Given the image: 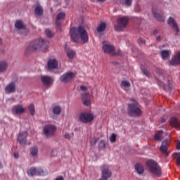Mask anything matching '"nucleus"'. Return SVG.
<instances>
[{"label":"nucleus","mask_w":180,"mask_h":180,"mask_svg":"<svg viewBox=\"0 0 180 180\" xmlns=\"http://www.w3.org/2000/svg\"><path fill=\"white\" fill-rule=\"evenodd\" d=\"M158 32H159V30H158V29H155V30L153 31V35H157Z\"/></svg>","instance_id":"de8ad7c7"},{"label":"nucleus","mask_w":180,"mask_h":180,"mask_svg":"<svg viewBox=\"0 0 180 180\" xmlns=\"http://www.w3.org/2000/svg\"><path fill=\"white\" fill-rule=\"evenodd\" d=\"M146 166L149 168L150 172L158 177L162 176V170L158 164L153 160H149L146 163Z\"/></svg>","instance_id":"20e7f679"},{"label":"nucleus","mask_w":180,"mask_h":180,"mask_svg":"<svg viewBox=\"0 0 180 180\" xmlns=\"http://www.w3.org/2000/svg\"><path fill=\"white\" fill-rule=\"evenodd\" d=\"M44 174V172L41 168H39L37 170V175L38 176H43Z\"/></svg>","instance_id":"4c0bfd02"},{"label":"nucleus","mask_w":180,"mask_h":180,"mask_svg":"<svg viewBox=\"0 0 180 180\" xmlns=\"http://www.w3.org/2000/svg\"><path fill=\"white\" fill-rule=\"evenodd\" d=\"M30 154L32 155V156L35 157V156H37V155L38 154V152H39L38 147L34 146L30 148Z\"/></svg>","instance_id":"c85d7f7f"},{"label":"nucleus","mask_w":180,"mask_h":180,"mask_svg":"<svg viewBox=\"0 0 180 180\" xmlns=\"http://www.w3.org/2000/svg\"><path fill=\"white\" fill-rule=\"evenodd\" d=\"M143 73L145 75H146L147 77L150 76V73L148 72V70H147V69H143Z\"/></svg>","instance_id":"c03bdc74"},{"label":"nucleus","mask_w":180,"mask_h":180,"mask_svg":"<svg viewBox=\"0 0 180 180\" xmlns=\"http://www.w3.org/2000/svg\"><path fill=\"white\" fill-rule=\"evenodd\" d=\"M98 140H99L98 138H95L94 141H91V145H92V146L96 145V143L98 142Z\"/></svg>","instance_id":"37998d69"},{"label":"nucleus","mask_w":180,"mask_h":180,"mask_svg":"<svg viewBox=\"0 0 180 180\" xmlns=\"http://www.w3.org/2000/svg\"><path fill=\"white\" fill-rule=\"evenodd\" d=\"M105 141H101L100 143H99V144H98V147H99V148H101V149H103V148H105Z\"/></svg>","instance_id":"e433bc0d"},{"label":"nucleus","mask_w":180,"mask_h":180,"mask_svg":"<svg viewBox=\"0 0 180 180\" xmlns=\"http://www.w3.org/2000/svg\"><path fill=\"white\" fill-rule=\"evenodd\" d=\"M15 83H9V84H7V86L5 88V92L7 94H13L15 91Z\"/></svg>","instance_id":"a211bd4d"},{"label":"nucleus","mask_w":180,"mask_h":180,"mask_svg":"<svg viewBox=\"0 0 180 180\" xmlns=\"http://www.w3.org/2000/svg\"><path fill=\"white\" fill-rule=\"evenodd\" d=\"M13 156H14L16 159L18 158V157H19V155H18V153H14V154H13Z\"/></svg>","instance_id":"864d4df0"},{"label":"nucleus","mask_w":180,"mask_h":180,"mask_svg":"<svg viewBox=\"0 0 180 180\" xmlns=\"http://www.w3.org/2000/svg\"><path fill=\"white\" fill-rule=\"evenodd\" d=\"M80 89L83 91H86L88 89L86 86H80Z\"/></svg>","instance_id":"a18cd8bd"},{"label":"nucleus","mask_w":180,"mask_h":180,"mask_svg":"<svg viewBox=\"0 0 180 180\" xmlns=\"http://www.w3.org/2000/svg\"><path fill=\"white\" fill-rule=\"evenodd\" d=\"M131 86V84L129 82H127V80H123L121 83V88L125 91H127V89H129Z\"/></svg>","instance_id":"bb28decb"},{"label":"nucleus","mask_w":180,"mask_h":180,"mask_svg":"<svg viewBox=\"0 0 180 180\" xmlns=\"http://www.w3.org/2000/svg\"><path fill=\"white\" fill-rule=\"evenodd\" d=\"M171 52L167 49L161 51L160 54L163 60H167L169 58Z\"/></svg>","instance_id":"b1692460"},{"label":"nucleus","mask_w":180,"mask_h":180,"mask_svg":"<svg viewBox=\"0 0 180 180\" xmlns=\"http://www.w3.org/2000/svg\"><path fill=\"white\" fill-rule=\"evenodd\" d=\"M27 174L30 176H33L37 175V169L34 167H32L27 172Z\"/></svg>","instance_id":"473e14b6"},{"label":"nucleus","mask_w":180,"mask_h":180,"mask_svg":"<svg viewBox=\"0 0 180 180\" xmlns=\"http://www.w3.org/2000/svg\"><path fill=\"white\" fill-rule=\"evenodd\" d=\"M8 67V63L6 60H0V74L4 72Z\"/></svg>","instance_id":"412c9836"},{"label":"nucleus","mask_w":180,"mask_h":180,"mask_svg":"<svg viewBox=\"0 0 180 180\" xmlns=\"http://www.w3.org/2000/svg\"><path fill=\"white\" fill-rule=\"evenodd\" d=\"M131 103L128 105V115L131 117H140L142 115L141 105L134 99L131 100Z\"/></svg>","instance_id":"7ed1b4c3"},{"label":"nucleus","mask_w":180,"mask_h":180,"mask_svg":"<svg viewBox=\"0 0 180 180\" xmlns=\"http://www.w3.org/2000/svg\"><path fill=\"white\" fill-rule=\"evenodd\" d=\"M64 136H65V139H68V140L70 139V136L69 134H65Z\"/></svg>","instance_id":"49530a36"},{"label":"nucleus","mask_w":180,"mask_h":180,"mask_svg":"<svg viewBox=\"0 0 180 180\" xmlns=\"http://www.w3.org/2000/svg\"><path fill=\"white\" fill-rule=\"evenodd\" d=\"M70 36L72 41L77 43L79 40V37L83 43H88L89 34L85 28L82 25H79L77 27H72L70 28Z\"/></svg>","instance_id":"f257e3e1"},{"label":"nucleus","mask_w":180,"mask_h":180,"mask_svg":"<svg viewBox=\"0 0 180 180\" xmlns=\"http://www.w3.org/2000/svg\"><path fill=\"white\" fill-rule=\"evenodd\" d=\"M3 168L2 162H0V169Z\"/></svg>","instance_id":"6e6d98bb"},{"label":"nucleus","mask_w":180,"mask_h":180,"mask_svg":"<svg viewBox=\"0 0 180 180\" xmlns=\"http://www.w3.org/2000/svg\"><path fill=\"white\" fill-rule=\"evenodd\" d=\"M34 13L38 16L43 15L44 10L43 8L41 6H37L34 9Z\"/></svg>","instance_id":"a878e982"},{"label":"nucleus","mask_w":180,"mask_h":180,"mask_svg":"<svg viewBox=\"0 0 180 180\" xmlns=\"http://www.w3.org/2000/svg\"><path fill=\"white\" fill-rule=\"evenodd\" d=\"M156 39H157L158 41H160L162 40L161 36L160 35L158 36Z\"/></svg>","instance_id":"8fccbe9b"},{"label":"nucleus","mask_w":180,"mask_h":180,"mask_svg":"<svg viewBox=\"0 0 180 180\" xmlns=\"http://www.w3.org/2000/svg\"><path fill=\"white\" fill-rule=\"evenodd\" d=\"M49 44V42L48 41H46V39H35V41H32L30 44L27 50L29 52H33L36 51H44L48 49Z\"/></svg>","instance_id":"f03ea898"},{"label":"nucleus","mask_w":180,"mask_h":180,"mask_svg":"<svg viewBox=\"0 0 180 180\" xmlns=\"http://www.w3.org/2000/svg\"><path fill=\"white\" fill-rule=\"evenodd\" d=\"M135 169L139 174H143L145 172L144 167L141 164H136Z\"/></svg>","instance_id":"393cba45"},{"label":"nucleus","mask_w":180,"mask_h":180,"mask_svg":"<svg viewBox=\"0 0 180 180\" xmlns=\"http://www.w3.org/2000/svg\"><path fill=\"white\" fill-rule=\"evenodd\" d=\"M65 18V13L64 12L59 13L56 16V28L57 30L61 32V22L60 20H64Z\"/></svg>","instance_id":"9b49d317"},{"label":"nucleus","mask_w":180,"mask_h":180,"mask_svg":"<svg viewBox=\"0 0 180 180\" xmlns=\"http://www.w3.org/2000/svg\"><path fill=\"white\" fill-rule=\"evenodd\" d=\"M167 22L169 25L172 26V30H174L176 32L175 35L177 36L180 32V29L174 18L169 17Z\"/></svg>","instance_id":"f8f14e48"},{"label":"nucleus","mask_w":180,"mask_h":180,"mask_svg":"<svg viewBox=\"0 0 180 180\" xmlns=\"http://www.w3.org/2000/svg\"><path fill=\"white\" fill-rule=\"evenodd\" d=\"M27 136L28 134L27 131L20 132L19 135L18 136L17 140L19 141V143L21 146H25L26 144Z\"/></svg>","instance_id":"2eb2a0df"},{"label":"nucleus","mask_w":180,"mask_h":180,"mask_svg":"<svg viewBox=\"0 0 180 180\" xmlns=\"http://www.w3.org/2000/svg\"><path fill=\"white\" fill-rule=\"evenodd\" d=\"M102 49L105 54H109L110 56L121 55V52H117L115 53V46H113V45H111V44H110V42H108V41H103Z\"/></svg>","instance_id":"423d86ee"},{"label":"nucleus","mask_w":180,"mask_h":180,"mask_svg":"<svg viewBox=\"0 0 180 180\" xmlns=\"http://www.w3.org/2000/svg\"><path fill=\"white\" fill-rule=\"evenodd\" d=\"M0 46H2V39L0 38Z\"/></svg>","instance_id":"5fc2aeb1"},{"label":"nucleus","mask_w":180,"mask_h":180,"mask_svg":"<svg viewBox=\"0 0 180 180\" xmlns=\"http://www.w3.org/2000/svg\"><path fill=\"white\" fill-rule=\"evenodd\" d=\"M110 140L112 143H115L116 141V135L115 134H112L110 138Z\"/></svg>","instance_id":"ea45409f"},{"label":"nucleus","mask_w":180,"mask_h":180,"mask_svg":"<svg viewBox=\"0 0 180 180\" xmlns=\"http://www.w3.org/2000/svg\"><path fill=\"white\" fill-rule=\"evenodd\" d=\"M82 98L83 104L85 106L89 107V106L91 105V99L89 98V94H82Z\"/></svg>","instance_id":"6ab92c4d"},{"label":"nucleus","mask_w":180,"mask_h":180,"mask_svg":"<svg viewBox=\"0 0 180 180\" xmlns=\"http://www.w3.org/2000/svg\"><path fill=\"white\" fill-rule=\"evenodd\" d=\"M99 180H108V179H105L101 177V179Z\"/></svg>","instance_id":"13d9d810"},{"label":"nucleus","mask_w":180,"mask_h":180,"mask_svg":"<svg viewBox=\"0 0 180 180\" xmlns=\"http://www.w3.org/2000/svg\"><path fill=\"white\" fill-rule=\"evenodd\" d=\"M124 1H125V5H127V6H131L133 0H124Z\"/></svg>","instance_id":"a19ab883"},{"label":"nucleus","mask_w":180,"mask_h":180,"mask_svg":"<svg viewBox=\"0 0 180 180\" xmlns=\"http://www.w3.org/2000/svg\"><path fill=\"white\" fill-rule=\"evenodd\" d=\"M41 80L45 86H51L53 83V79L51 76H41Z\"/></svg>","instance_id":"dca6fc26"},{"label":"nucleus","mask_w":180,"mask_h":180,"mask_svg":"<svg viewBox=\"0 0 180 180\" xmlns=\"http://www.w3.org/2000/svg\"><path fill=\"white\" fill-rule=\"evenodd\" d=\"M66 53L70 59H73L76 54L75 51H72V49H68Z\"/></svg>","instance_id":"2f4dec72"},{"label":"nucleus","mask_w":180,"mask_h":180,"mask_svg":"<svg viewBox=\"0 0 180 180\" xmlns=\"http://www.w3.org/2000/svg\"><path fill=\"white\" fill-rule=\"evenodd\" d=\"M61 108L59 105H56L53 108V113L56 115H59L61 112Z\"/></svg>","instance_id":"7c9ffc66"},{"label":"nucleus","mask_w":180,"mask_h":180,"mask_svg":"<svg viewBox=\"0 0 180 180\" xmlns=\"http://www.w3.org/2000/svg\"><path fill=\"white\" fill-rule=\"evenodd\" d=\"M162 134H163V131L162 130H160L159 131V132L155 134V136H154V139L155 141H160L162 139Z\"/></svg>","instance_id":"72a5a7b5"},{"label":"nucleus","mask_w":180,"mask_h":180,"mask_svg":"<svg viewBox=\"0 0 180 180\" xmlns=\"http://www.w3.org/2000/svg\"><path fill=\"white\" fill-rule=\"evenodd\" d=\"M12 112L17 115H20L25 112V108L22 105H15L12 107Z\"/></svg>","instance_id":"4468645a"},{"label":"nucleus","mask_w":180,"mask_h":180,"mask_svg":"<svg viewBox=\"0 0 180 180\" xmlns=\"http://www.w3.org/2000/svg\"><path fill=\"white\" fill-rule=\"evenodd\" d=\"M179 64L180 65V51L174 55L173 59L170 61V65H177Z\"/></svg>","instance_id":"aec40b11"},{"label":"nucleus","mask_w":180,"mask_h":180,"mask_svg":"<svg viewBox=\"0 0 180 180\" xmlns=\"http://www.w3.org/2000/svg\"><path fill=\"white\" fill-rule=\"evenodd\" d=\"M169 124L175 128H180V122H179L178 119L176 117H172L171 118L169 121Z\"/></svg>","instance_id":"5701e85b"},{"label":"nucleus","mask_w":180,"mask_h":180,"mask_svg":"<svg viewBox=\"0 0 180 180\" xmlns=\"http://www.w3.org/2000/svg\"><path fill=\"white\" fill-rule=\"evenodd\" d=\"M129 22L128 16H122L117 20V24L115 25V30L117 32H122L127 27Z\"/></svg>","instance_id":"39448f33"},{"label":"nucleus","mask_w":180,"mask_h":180,"mask_svg":"<svg viewBox=\"0 0 180 180\" xmlns=\"http://www.w3.org/2000/svg\"><path fill=\"white\" fill-rule=\"evenodd\" d=\"M28 110L32 116H33L35 114L34 105L33 103L30 104L28 106Z\"/></svg>","instance_id":"f704fd0d"},{"label":"nucleus","mask_w":180,"mask_h":180,"mask_svg":"<svg viewBox=\"0 0 180 180\" xmlns=\"http://www.w3.org/2000/svg\"><path fill=\"white\" fill-rule=\"evenodd\" d=\"M166 120H167V119H166L165 116L162 117V119H161L162 123L165 122Z\"/></svg>","instance_id":"09e8293b"},{"label":"nucleus","mask_w":180,"mask_h":180,"mask_svg":"<svg viewBox=\"0 0 180 180\" xmlns=\"http://www.w3.org/2000/svg\"><path fill=\"white\" fill-rule=\"evenodd\" d=\"M153 14L155 18L159 22H165V16L162 15V13L159 10H157L155 8L153 7L152 8Z\"/></svg>","instance_id":"ddd939ff"},{"label":"nucleus","mask_w":180,"mask_h":180,"mask_svg":"<svg viewBox=\"0 0 180 180\" xmlns=\"http://www.w3.org/2000/svg\"><path fill=\"white\" fill-rule=\"evenodd\" d=\"M47 65L49 70L57 69L58 67V62L56 59H49Z\"/></svg>","instance_id":"f3484780"},{"label":"nucleus","mask_w":180,"mask_h":180,"mask_svg":"<svg viewBox=\"0 0 180 180\" xmlns=\"http://www.w3.org/2000/svg\"><path fill=\"white\" fill-rule=\"evenodd\" d=\"M56 127L53 124H47L44 127L43 133L47 138L53 137L56 135Z\"/></svg>","instance_id":"6e6552de"},{"label":"nucleus","mask_w":180,"mask_h":180,"mask_svg":"<svg viewBox=\"0 0 180 180\" xmlns=\"http://www.w3.org/2000/svg\"><path fill=\"white\" fill-rule=\"evenodd\" d=\"M9 101H13L14 100V98H10V99H8Z\"/></svg>","instance_id":"bf43d9fd"},{"label":"nucleus","mask_w":180,"mask_h":180,"mask_svg":"<svg viewBox=\"0 0 180 180\" xmlns=\"http://www.w3.org/2000/svg\"><path fill=\"white\" fill-rule=\"evenodd\" d=\"M45 33L49 38H52L54 36V34L49 29H46Z\"/></svg>","instance_id":"c9c22d12"},{"label":"nucleus","mask_w":180,"mask_h":180,"mask_svg":"<svg viewBox=\"0 0 180 180\" xmlns=\"http://www.w3.org/2000/svg\"><path fill=\"white\" fill-rule=\"evenodd\" d=\"M56 180H64V179L62 176H58L56 179Z\"/></svg>","instance_id":"603ef678"},{"label":"nucleus","mask_w":180,"mask_h":180,"mask_svg":"<svg viewBox=\"0 0 180 180\" xmlns=\"http://www.w3.org/2000/svg\"><path fill=\"white\" fill-rule=\"evenodd\" d=\"M138 43L140 46H143L146 44V41L145 39H142V38H139L138 40Z\"/></svg>","instance_id":"58836bf2"},{"label":"nucleus","mask_w":180,"mask_h":180,"mask_svg":"<svg viewBox=\"0 0 180 180\" xmlns=\"http://www.w3.org/2000/svg\"><path fill=\"white\" fill-rule=\"evenodd\" d=\"M105 28H106V23L105 22H102L97 27V31L98 32L101 33L105 31Z\"/></svg>","instance_id":"cd10ccee"},{"label":"nucleus","mask_w":180,"mask_h":180,"mask_svg":"<svg viewBox=\"0 0 180 180\" xmlns=\"http://www.w3.org/2000/svg\"><path fill=\"white\" fill-rule=\"evenodd\" d=\"M160 150L166 154L167 156L169 155L167 150H168V141H165L162 142V146L160 147Z\"/></svg>","instance_id":"4be33fe9"},{"label":"nucleus","mask_w":180,"mask_h":180,"mask_svg":"<svg viewBox=\"0 0 180 180\" xmlns=\"http://www.w3.org/2000/svg\"><path fill=\"white\" fill-rule=\"evenodd\" d=\"M15 26L18 30L25 29V25L22 23L21 20H17Z\"/></svg>","instance_id":"c756f323"},{"label":"nucleus","mask_w":180,"mask_h":180,"mask_svg":"<svg viewBox=\"0 0 180 180\" xmlns=\"http://www.w3.org/2000/svg\"><path fill=\"white\" fill-rule=\"evenodd\" d=\"M106 0H98V1H100V2H104V1H105Z\"/></svg>","instance_id":"4d7b16f0"},{"label":"nucleus","mask_w":180,"mask_h":180,"mask_svg":"<svg viewBox=\"0 0 180 180\" xmlns=\"http://www.w3.org/2000/svg\"><path fill=\"white\" fill-rule=\"evenodd\" d=\"M94 115L93 114L88 112H84L80 113L79 115V120L82 123L87 124L94 120Z\"/></svg>","instance_id":"1a4fd4ad"},{"label":"nucleus","mask_w":180,"mask_h":180,"mask_svg":"<svg viewBox=\"0 0 180 180\" xmlns=\"http://www.w3.org/2000/svg\"><path fill=\"white\" fill-rule=\"evenodd\" d=\"M102 171V176L101 178L108 180V179L110 178L112 176V172L109 169V167L106 165H103L101 166Z\"/></svg>","instance_id":"9d476101"},{"label":"nucleus","mask_w":180,"mask_h":180,"mask_svg":"<svg viewBox=\"0 0 180 180\" xmlns=\"http://www.w3.org/2000/svg\"><path fill=\"white\" fill-rule=\"evenodd\" d=\"M176 164L180 167V153L177 154Z\"/></svg>","instance_id":"79ce46f5"},{"label":"nucleus","mask_w":180,"mask_h":180,"mask_svg":"<svg viewBox=\"0 0 180 180\" xmlns=\"http://www.w3.org/2000/svg\"><path fill=\"white\" fill-rule=\"evenodd\" d=\"M76 75L77 73L75 72H67L60 76V81L66 84L73 80L75 78Z\"/></svg>","instance_id":"0eeeda50"},{"label":"nucleus","mask_w":180,"mask_h":180,"mask_svg":"<svg viewBox=\"0 0 180 180\" xmlns=\"http://www.w3.org/2000/svg\"><path fill=\"white\" fill-rule=\"evenodd\" d=\"M176 148H177L178 150H180V141L177 143Z\"/></svg>","instance_id":"3c124183"}]
</instances>
